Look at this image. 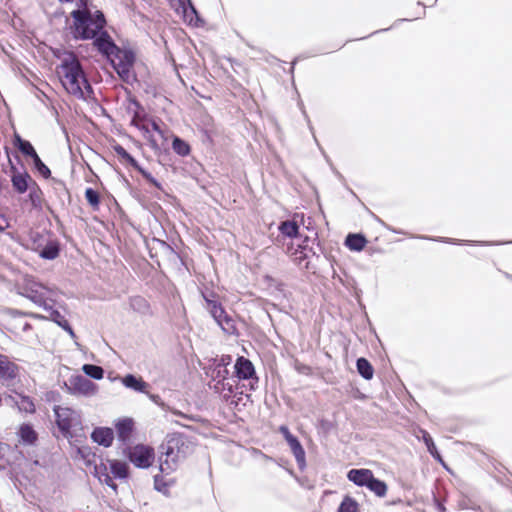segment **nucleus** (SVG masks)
I'll use <instances>...</instances> for the list:
<instances>
[{
  "mask_svg": "<svg viewBox=\"0 0 512 512\" xmlns=\"http://www.w3.org/2000/svg\"><path fill=\"white\" fill-rule=\"evenodd\" d=\"M61 63L56 67L57 76L64 89L77 98H84L91 86L78 57L73 52H64Z\"/></svg>",
  "mask_w": 512,
  "mask_h": 512,
  "instance_id": "obj_1",
  "label": "nucleus"
},
{
  "mask_svg": "<svg viewBox=\"0 0 512 512\" xmlns=\"http://www.w3.org/2000/svg\"><path fill=\"white\" fill-rule=\"evenodd\" d=\"M185 440L182 435H174L167 441L166 450L163 456L160 457L159 469L161 474L154 476V487L157 491L168 494L170 487L175 483L172 478H167L171 471L176 468L177 462L184 457V452L181 448L184 446Z\"/></svg>",
  "mask_w": 512,
  "mask_h": 512,
  "instance_id": "obj_2",
  "label": "nucleus"
},
{
  "mask_svg": "<svg viewBox=\"0 0 512 512\" xmlns=\"http://www.w3.org/2000/svg\"><path fill=\"white\" fill-rule=\"evenodd\" d=\"M74 20V34L79 39H94L106 25V19L101 11L92 14L89 10H74L71 12Z\"/></svg>",
  "mask_w": 512,
  "mask_h": 512,
  "instance_id": "obj_3",
  "label": "nucleus"
},
{
  "mask_svg": "<svg viewBox=\"0 0 512 512\" xmlns=\"http://www.w3.org/2000/svg\"><path fill=\"white\" fill-rule=\"evenodd\" d=\"M20 294L36 305L43 307L44 309H51L52 299L49 297L50 291L48 288L40 283H37L31 279L25 280L21 286Z\"/></svg>",
  "mask_w": 512,
  "mask_h": 512,
  "instance_id": "obj_4",
  "label": "nucleus"
},
{
  "mask_svg": "<svg viewBox=\"0 0 512 512\" xmlns=\"http://www.w3.org/2000/svg\"><path fill=\"white\" fill-rule=\"evenodd\" d=\"M146 127L147 130L142 133L144 138L152 149L159 150L167 141V126L161 120L149 118Z\"/></svg>",
  "mask_w": 512,
  "mask_h": 512,
  "instance_id": "obj_5",
  "label": "nucleus"
},
{
  "mask_svg": "<svg viewBox=\"0 0 512 512\" xmlns=\"http://www.w3.org/2000/svg\"><path fill=\"white\" fill-rule=\"evenodd\" d=\"M204 299L206 301V308L218 323V325H220L222 329L227 332L234 330V321L226 313L221 303L217 300L216 295L213 293L210 295H204Z\"/></svg>",
  "mask_w": 512,
  "mask_h": 512,
  "instance_id": "obj_6",
  "label": "nucleus"
},
{
  "mask_svg": "<svg viewBox=\"0 0 512 512\" xmlns=\"http://www.w3.org/2000/svg\"><path fill=\"white\" fill-rule=\"evenodd\" d=\"M235 375L239 380H247L249 382L250 390H255L258 386L259 378L256 374L253 363L245 358L244 356H240L236 359L235 365Z\"/></svg>",
  "mask_w": 512,
  "mask_h": 512,
  "instance_id": "obj_7",
  "label": "nucleus"
},
{
  "mask_svg": "<svg viewBox=\"0 0 512 512\" xmlns=\"http://www.w3.org/2000/svg\"><path fill=\"white\" fill-rule=\"evenodd\" d=\"M154 457V449L143 444L131 447L128 452L129 460L138 468L150 467L154 461Z\"/></svg>",
  "mask_w": 512,
  "mask_h": 512,
  "instance_id": "obj_8",
  "label": "nucleus"
},
{
  "mask_svg": "<svg viewBox=\"0 0 512 512\" xmlns=\"http://www.w3.org/2000/svg\"><path fill=\"white\" fill-rule=\"evenodd\" d=\"M228 373L229 371L225 367L217 369L216 377L220 379L214 380L215 382L212 386L214 392L218 393L226 401L234 397L236 389L235 381L227 378Z\"/></svg>",
  "mask_w": 512,
  "mask_h": 512,
  "instance_id": "obj_9",
  "label": "nucleus"
},
{
  "mask_svg": "<svg viewBox=\"0 0 512 512\" xmlns=\"http://www.w3.org/2000/svg\"><path fill=\"white\" fill-rule=\"evenodd\" d=\"M5 151L7 154V160L9 165V172L11 174V182L13 188L20 194L25 193L29 188V182L33 184V180L27 171L19 172L12 162L9 155V148L5 147Z\"/></svg>",
  "mask_w": 512,
  "mask_h": 512,
  "instance_id": "obj_10",
  "label": "nucleus"
},
{
  "mask_svg": "<svg viewBox=\"0 0 512 512\" xmlns=\"http://www.w3.org/2000/svg\"><path fill=\"white\" fill-rule=\"evenodd\" d=\"M20 376V366L7 355L0 353V381L6 385L14 383Z\"/></svg>",
  "mask_w": 512,
  "mask_h": 512,
  "instance_id": "obj_11",
  "label": "nucleus"
},
{
  "mask_svg": "<svg viewBox=\"0 0 512 512\" xmlns=\"http://www.w3.org/2000/svg\"><path fill=\"white\" fill-rule=\"evenodd\" d=\"M68 390L72 394L87 396L95 393L96 385L84 376L76 375L69 379Z\"/></svg>",
  "mask_w": 512,
  "mask_h": 512,
  "instance_id": "obj_12",
  "label": "nucleus"
},
{
  "mask_svg": "<svg viewBox=\"0 0 512 512\" xmlns=\"http://www.w3.org/2000/svg\"><path fill=\"white\" fill-rule=\"evenodd\" d=\"M278 430L283 435L284 439L289 445L296 461L299 464H303L305 462V450L302 447L299 440L290 432L289 428L285 425L280 426Z\"/></svg>",
  "mask_w": 512,
  "mask_h": 512,
  "instance_id": "obj_13",
  "label": "nucleus"
},
{
  "mask_svg": "<svg viewBox=\"0 0 512 512\" xmlns=\"http://www.w3.org/2000/svg\"><path fill=\"white\" fill-rule=\"evenodd\" d=\"M56 416V424L63 435L67 436L70 434L73 426V415L74 411L67 407L56 406L54 408Z\"/></svg>",
  "mask_w": 512,
  "mask_h": 512,
  "instance_id": "obj_14",
  "label": "nucleus"
},
{
  "mask_svg": "<svg viewBox=\"0 0 512 512\" xmlns=\"http://www.w3.org/2000/svg\"><path fill=\"white\" fill-rule=\"evenodd\" d=\"M94 46L107 57H111L119 52V48L115 45L112 38L106 31H101L94 38Z\"/></svg>",
  "mask_w": 512,
  "mask_h": 512,
  "instance_id": "obj_15",
  "label": "nucleus"
},
{
  "mask_svg": "<svg viewBox=\"0 0 512 512\" xmlns=\"http://www.w3.org/2000/svg\"><path fill=\"white\" fill-rule=\"evenodd\" d=\"M92 440L104 447H110L114 440V431L109 427H97L91 433Z\"/></svg>",
  "mask_w": 512,
  "mask_h": 512,
  "instance_id": "obj_16",
  "label": "nucleus"
},
{
  "mask_svg": "<svg viewBox=\"0 0 512 512\" xmlns=\"http://www.w3.org/2000/svg\"><path fill=\"white\" fill-rule=\"evenodd\" d=\"M347 477L357 486L367 487L374 474L369 469H352L348 472Z\"/></svg>",
  "mask_w": 512,
  "mask_h": 512,
  "instance_id": "obj_17",
  "label": "nucleus"
},
{
  "mask_svg": "<svg viewBox=\"0 0 512 512\" xmlns=\"http://www.w3.org/2000/svg\"><path fill=\"white\" fill-rule=\"evenodd\" d=\"M118 439L122 442L128 441L134 430V421L131 418H124L115 424Z\"/></svg>",
  "mask_w": 512,
  "mask_h": 512,
  "instance_id": "obj_18",
  "label": "nucleus"
},
{
  "mask_svg": "<svg viewBox=\"0 0 512 512\" xmlns=\"http://www.w3.org/2000/svg\"><path fill=\"white\" fill-rule=\"evenodd\" d=\"M113 151L117 154L118 157L121 158L123 162H126L127 164L131 165L134 169L139 171L145 178H149V174L146 173L138 164L136 159L131 156L123 146L120 144H115L112 146Z\"/></svg>",
  "mask_w": 512,
  "mask_h": 512,
  "instance_id": "obj_19",
  "label": "nucleus"
},
{
  "mask_svg": "<svg viewBox=\"0 0 512 512\" xmlns=\"http://www.w3.org/2000/svg\"><path fill=\"white\" fill-rule=\"evenodd\" d=\"M95 476L101 483L106 484L113 490L117 489V485L114 483L113 477L111 476L110 466L108 467L105 463L101 462L95 465Z\"/></svg>",
  "mask_w": 512,
  "mask_h": 512,
  "instance_id": "obj_20",
  "label": "nucleus"
},
{
  "mask_svg": "<svg viewBox=\"0 0 512 512\" xmlns=\"http://www.w3.org/2000/svg\"><path fill=\"white\" fill-rule=\"evenodd\" d=\"M122 383L132 390L138 392H146L149 387L148 383L145 382L141 377H135L132 374H128L122 378Z\"/></svg>",
  "mask_w": 512,
  "mask_h": 512,
  "instance_id": "obj_21",
  "label": "nucleus"
},
{
  "mask_svg": "<svg viewBox=\"0 0 512 512\" xmlns=\"http://www.w3.org/2000/svg\"><path fill=\"white\" fill-rule=\"evenodd\" d=\"M19 437L21 441L28 445H33L38 440V434L31 424L24 423L19 428Z\"/></svg>",
  "mask_w": 512,
  "mask_h": 512,
  "instance_id": "obj_22",
  "label": "nucleus"
},
{
  "mask_svg": "<svg viewBox=\"0 0 512 512\" xmlns=\"http://www.w3.org/2000/svg\"><path fill=\"white\" fill-rule=\"evenodd\" d=\"M10 398L14 401L20 412L27 414H34L36 412V406L31 397L19 394L18 400H15L12 396H10Z\"/></svg>",
  "mask_w": 512,
  "mask_h": 512,
  "instance_id": "obj_23",
  "label": "nucleus"
},
{
  "mask_svg": "<svg viewBox=\"0 0 512 512\" xmlns=\"http://www.w3.org/2000/svg\"><path fill=\"white\" fill-rule=\"evenodd\" d=\"M366 244L367 240L361 234H349L345 240V245L353 251L363 250Z\"/></svg>",
  "mask_w": 512,
  "mask_h": 512,
  "instance_id": "obj_24",
  "label": "nucleus"
},
{
  "mask_svg": "<svg viewBox=\"0 0 512 512\" xmlns=\"http://www.w3.org/2000/svg\"><path fill=\"white\" fill-rule=\"evenodd\" d=\"M39 251V255L44 259H55L59 255V245L56 241H49L42 249L40 246L36 248Z\"/></svg>",
  "mask_w": 512,
  "mask_h": 512,
  "instance_id": "obj_25",
  "label": "nucleus"
},
{
  "mask_svg": "<svg viewBox=\"0 0 512 512\" xmlns=\"http://www.w3.org/2000/svg\"><path fill=\"white\" fill-rule=\"evenodd\" d=\"M14 143L24 155L30 156L32 159L37 157L38 154L31 143L22 139L18 134L14 136Z\"/></svg>",
  "mask_w": 512,
  "mask_h": 512,
  "instance_id": "obj_26",
  "label": "nucleus"
},
{
  "mask_svg": "<svg viewBox=\"0 0 512 512\" xmlns=\"http://www.w3.org/2000/svg\"><path fill=\"white\" fill-rule=\"evenodd\" d=\"M279 231L284 236L295 238L299 234V226L295 221L286 220L279 225Z\"/></svg>",
  "mask_w": 512,
  "mask_h": 512,
  "instance_id": "obj_27",
  "label": "nucleus"
},
{
  "mask_svg": "<svg viewBox=\"0 0 512 512\" xmlns=\"http://www.w3.org/2000/svg\"><path fill=\"white\" fill-rule=\"evenodd\" d=\"M359 374L366 380H370L374 375V368L366 358H359L356 363Z\"/></svg>",
  "mask_w": 512,
  "mask_h": 512,
  "instance_id": "obj_28",
  "label": "nucleus"
},
{
  "mask_svg": "<svg viewBox=\"0 0 512 512\" xmlns=\"http://www.w3.org/2000/svg\"><path fill=\"white\" fill-rule=\"evenodd\" d=\"M420 432L422 434V440L424 441L429 453L434 457V459L443 463L442 457L438 452L431 435L426 430H421Z\"/></svg>",
  "mask_w": 512,
  "mask_h": 512,
  "instance_id": "obj_29",
  "label": "nucleus"
},
{
  "mask_svg": "<svg viewBox=\"0 0 512 512\" xmlns=\"http://www.w3.org/2000/svg\"><path fill=\"white\" fill-rule=\"evenodd\" d=\"M110 471L113 477L126 478L128 475V465L119 460L110 461Z\"/></svg>",
  "mask_w": 512,
  "mask_h": 512,
  "instance_id": "obj_30",
  "label": "nucleus"
},
{
  "mask_svg": "<svg viewBox=\"0 0 512 512\" xmlns=\"http://www.w3.org/2000/svg\"><path fill=\"white\" fill-rule=\"evenodd\" d=\"M50 311V319L57 323L60 327H62L64 330L69 332L71 335L74 334L72 327L70 326L68 320L65 318L64 315H62L59 311L51 309H47Z\"/></svg>",
  "mask_w": 512,
  "mask_h": 512,
  "instance_id": "obj_31",
  "label": "nucleus"
},
{
  "mask_svg": "<svg viewBox=\"0 0 512 512\" xmlns=\"http://www.w3.org/2000/svg\"><path fill=\"white\" fill-rule=\"evenodd\" d=\"M338 512H360L359 503L351 496H345L339 505Z\"/></svg>",
  "mask_w": 512,
  "mask_h": 512,
  "instance_id": "obj_32",
  "label": "nucleus"
},
{
  "mask_svg": "<svg viewBox=\"0 0 512 512\" xmlns=\"http://www.w3.org/2000/svg\"><path fill=\"white\" fill-rule=\"evenodd\" d=\"M85 199L94 211L99 210L101 197L98 191L94 190L93 188H86Z\"/></svg>",
  "mask_w": 512,
  "mask_h": 512,
  "instance_id": "obj_33",
  "label": "nucleus"
},
{
  "mask_svg": "<svg viewBox=\"0 0 512 512\" xmlns=\"http://www.w3.org/2000/svg\"><path fill=\"white\" fill-rule=\"evenodd\" d=\"M172 149L174 152L182 157L187 156L191 152L190 145L182 140L181 138L175 136L172 142Z\"/></svg>",
  "mask_w": 512,
  "mask_h": 512,
  "instance_id": "obj_34",
  "label": "nucleus"
},
{
  "mask_svg": "<svg viewBox=\"0 0 512 512\" xmlns=\"http://www.w3.org/2000/svg\"><path fill=\"white\" fill-rule=\"evenodd\" d=\"M367 488L374 492L378 497H384L387 493V485L384 481L379 480L375 477L369 481Z\"/></svg>",
  "mask_w": 512,
  "mask_h": 512,
  "instance_id": "obj_35",
  "label": "nucleus"
},
{
  "mask_svg": "<svg viewBox=\"0 0 512 512\" xmlns=\"http://www.w3.org/2000/svg\"><path fill=\"white\" fill-rule=\"evenodd\" d=\"M182 13L184 22L188 23L189 25L197 26L199 17L192 3L186 7L185 10H182Z\"/></svg>",
  "mask_w": 512,
  "mask_h": 512,
  "instance_id": "obj_36",
  "label": "nucleus"
},
{
  "mask_svg": "<svg viewBox=\"0 0 512 512\" xmlns=\"http://www.w3.org/2000/svg\"><path fill=\"white\" fill-rule=\"evenodd\" d=\"M82 370L87 376L96 380L102 379L104 375L103 368L93 364H85Z\"/></svg>",
  "mask_w": 512,
  "mask_h": 512,
  "instance_id": "obj_37",
  "label": "nucleus"
},
{
  "mask_svg": "<svg viewBox=\"0 0 512 512\" xmlns=\"http://www.w3.org/2000/svg\"><path fill=\"white\" fill-rule=\"evenodd\" d=\"M147 117H141L138 113H135L131 120V125L139 129L142 133H144L145 130H147Z\"/></svg>",
  "mask_w": 512,
  "mask_h": 512,
  "instance_id": "obj_38",
  "label": "nucleus"
},
{
  "mask_svg": "<svg viewBox=\"0 0 512 512\" xmlns=\"http://www.w3.org/2000/svg\"><path fill=\"white\" fill-rule=\"evenodd\" d=\"M35 167L39 171V173L44 176L45 178H48L51 174L50 169L41 161L40 157L37 155L36 158H33Z\"/></svg>",
  "mask_w": 512,
  "mask_h": 512,
  "instance_id": "obj_39",
  "label": "nucleus"
},
{
  "mask_svg": "<svg viewBox=\"0 0 512 512\" xmlns=\"http://www.w3.org/2000/svg\"><path fill=\"white\" fill-rule=\"evenodd\" d=\"M33 188L31 189L30 191V194H29V197H30V200L32 201L33 205H37L40 203V200H41V190L40 188L38 187V185L36 184V182H33Z\"/></svg>",
  "mask_w": 512,
  "mask_h": 512,
  "instance_id": "obj_40",
  "label": "nucleus"
},
{
  "mask_svg": "<svg viewBox=\"0 0 512 512\" xmlns=\"http://www.w3.org/2000/svg\"><path fill=\"white\" fill-rule=\"evenodd\" d=\"M287 252L290 253L292 256H295V261H297L298 263H301L302 261L308 258L307 252L298 249L293 250V247H288Z\"/></svg>",
  "mask_w": 512,
  "mask_h": 512,
  "instance_id": "obj_41",
  "label": "nucleus"
},
{
  "mask_svg": "<svg viewBox=\"0 0 512 512\" xmlns=\"http://www.w3.org/2000/svg\"><path fill=\"white\" fill-rule=\"evenodd\" d=\"M9 226V220L4 215L0 214V232L5 231Z\"/></svg>",
  "mask_w": 512,
  "mask_h": 512,
  "instance_id": "obj_42",
  "label": "nucleus"
},
{
  "mask_svg": "<svg viewBox=\"0 0 512 512\" xmlns=\"http://www.w3.org/2000/svg\"><path fill=\"white\" fill-rule=\"evenodd\" d=\"M176 1L178 3V6L176 8L177 11L185 10V8L191 4V0H176Z\"/></svg>",
  "mask_w": 512,
  "mask_h": 512,
  "instance_id": "obj_43",
  "label": "nucleus"
},
{
  "mask_svg": "<svg viewBox=\"0 0 512 512\" xmlns=\"http://www.w3.org/2000/svg\"><path fill=\"white\" fill-rule=\"evenodd\" d=\"M298 250H303L304 252H307L308 250V237H305L302 244L298 245Z\"/></svg>",
  "mask_w": 512,
  "mask_h": 512,
  "instance_id": "obj_44",
  "label": "nucleus"
},
{
  "mask_svg": "<svg viewBox=\"0 0 512 512\" xmlns=\"http://www.w3.org/2000/svg\"><path fill=\"white\" fill-rule=\"evenodd\" d=\"M117 71H118L119 74L127 72L128 71V65L124 64V63H120L119 64V68L117 69Z\"/></svg>",
  "mask_w": 512,
  "mask_h": 512,
  "instance_id": "obj_45",
  "label": "nucleus"
},
{
  "mask_svg": "<svg viewBox=\"0 0 512 512\" xmlns=\"http://www.w3.org/2000/svg\"><path fill=\"white\" fill-rule=\"evenodd\" d=\"M77 453L83 458L86 459L89 456V453H85V449L78 448Z\"/></svg>",
  "mask_w": 512,
  "mask_h": 512,
  "instance_id": "obj_46",
  "label": "nucleus"
},
{
  "mask_svg": "<svg viewBox=\"0 0 512 512\" xmlns=\"http://www.w3.org/2000/svg\"><path fill=\"white\" fill-rule=\"evenodd\" d=\"M28 316L35 318V319H44L45 317L36 313H28Z\"/></svg>",
  "mask_w": 512,
  "mask_h": 512,
  "instance_id": "obj_47",
  "label": "nucleus"
},
{
  "mask_svg": "<svg viewBox=\"0 0 512 512\" xmlns=\"http://www.w3.org/2000/svg\"><path fill=\"white\" fill-rule=\"evenodd\" d=\"M172 412H173V414H175V415H179V416H182V417L188 418V416H187V415L183 414V413H182V412H180V411L173 410Z\"/></svg>",
  "mask_w": 512,
  "mask_h": 512,
  "instance_id": "obj_48",
  "label": "nucleus"
},
{
  "mask_svg": "<svg viewBox=\"0 0 512 512\" xmlns=\"http://www.w3.org/2000/svg\"><path fill=\"white\" fill-rule=\"evenodd\" d=\"M31 328H32V326H31V324H30V323H25V324H24V326H23V328H22V330H23V331H27V330H29V329H31Z\"/></svg>",
  "mask_w": 512,
  "mask_h": 512,
  "instance_id": "obj_49",
  "label": "nucleus"
},
{
  "mask_svg": "<svg viewBox=\"0 0 512 512\" xmlns=\"http://www.w3.org/2000/svg\"><path fill=\"white\" fill-rule=\"evenodd\" d=\"M60 2H72L73 0H59Z\"/></svg>",
  "mask_w": 512,
  "mask_h": 512,
  "instance_id": "obj_50",
  "label": "nucleus"
},
{
  "mask_svg": "<svg viewBox=\"0 0 512 512\" xmlns=\"http://www.w3.org/2000/svg\"><path fill=\"white\" fill-rule=\"evenodd\" d=\"M506 277H507L508 279L512 280V276H511V275L506 274Z\"/></svg>",
  "mask_w": 512,
  "mask_h": 512,
  "instance_id": "obj_51",
  "label": "nucleus"
}]
</instances>
